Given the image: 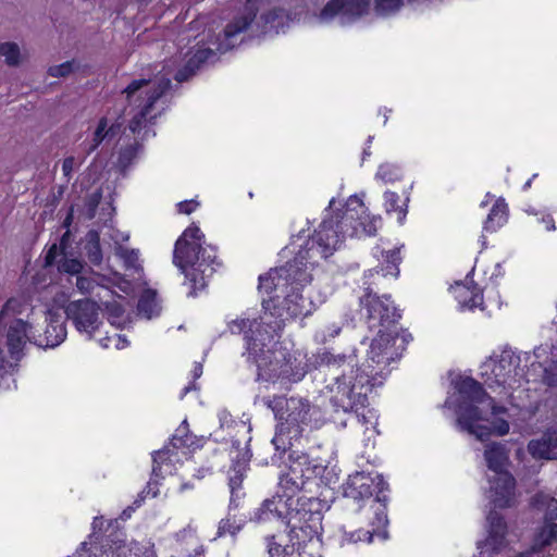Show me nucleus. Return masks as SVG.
<instances>
[{
	"mask_svg": "<svg viewBox=\"0 0 557 557\" xmlns=\"http://www.w3.org/2000/svg\"><path fill=\"white\" fill-rule=\"evenodd\" d=\"M169 453V449H160L152 454V472L151 478L149 482L147 483V486L144 488L146 490L147 494L151 497H156L159 493L158 490V479L163 478V466H169L168 463V457L165 455Z\"/></svg>",
	"mask_w": 557,
	"mask_h": 557,
	"instance_id": "29",
	"label": "nucleus"
},
{
	"mask_svg": "<svg viewBox=\"0 0 557 557\" xmlns=\"http://www.w3.org/2000/svg\"><path fill=\"white\" fill-rule=\"evenodd\" d=\"M312 281V275L309 271V267L301 265L296 257L286 262L285 265L273 269L267 274L259 277V288L264 290L267 294H271L274 290L281 289L283 293L287 292L289 285H301L306 286Z\"/></svg>",
	"mask_w": 557,
	"mask_h": 557,
	"instance_id": "10",
	"label": "nucleus"
},
{
	"mask_svg": "<svg viewBox=\"0 0 557 557\" xmlns=\"http://www.w3.org/2000/svg\"><path fill=\"white\" fill-rule=\"evenodd\" d=\"M219 421L222 429H232L236 424L232 414L225 409L219 412Z\"/></svg>",
	"mask_w": 557,
	"mask_h": 557,
	"instance_id": "55",
	"label": "nucleus"
},
{
	"mask_svg": "<svg viewBox=\"0 0 557 557\" xmlns=\"http://www.w3.org/2000/svg\"><path fill=\"white\" fill-rule=\"evenodd\" d=\"M288 469L308 482L317 478L320 467L315 463H312L308 455L304 453L292 451L289 454Z\"/></svg>",
	"mask_w": 557,
	"mask_h": 557,
	"instance_id": "26",
	"label": "nucleus"
},
{
	"mask_svg": "<svg viewBox=\"0 0 557 557\" xmlns=\"http://www.w3.org/2000/svg\"><path fill=\"white\" fill-rule=\"evenodd\" d=\"M244 332V318L226 315L225 327L218 332L219 338L230 339L239 336Z\"/></svg>",
	"mask_w": 557,
	"mask_h": 557,
	"instance_id": "35",
	"label": "nucleus"
},
{
	"mask_svg": "<svg viewBox=\"0 0 557 557\" xmlns=\"http://www.w3.org/2000/svg\"><path fill=\"white\" fill-rule=\"evenodd\" d=\"M282 320H277L272 313L264 312L260 317V322H255L250 325L252 333L253 345L258 344L267 346L278 336L282 330Z\"/></svg>",
	"mask_w": 557,
	"mask_h": 557,
	"instance_id": "17",
	"label": "nucleus"
},
{
	"mask_svg": "<svg viewBox=\"0 0 557 557\" xmlns=\"http://www.w3.org/2000/svg\"><path fill=\"white\" fill-rule=\"evenodd\" d=\"M320 0H315V4ZM322 2L324 0H321ZM371 0H327L320 12L318 18L327 23L336 16L357 18L366 14L370 8Z\"/></svg>",
	"mask_w": 557,
	"mask_h": 557,
	"instance_id": "13",
	"label": "nucleus"
},
{
	"mask_svg": "<svg viewBox=\"0 0 557 557\" xmlns=\"http://www.w3.org/2000/svg\"><path fill=\"white\" fill-rule=\"evenodd\" d=\"M0 55L5 58L9 65H17L20 62V48L15 42L0 44Z\"/></svg>",
	"mask_w": 557,
	"mask_h": 557,
	"instance_id": "39",
	"label": "nucleus"
},
{
	"mask_svg": "<svg viewBox=\"0 0 557 557\" xmlns=\"http://www.w3.org/2000/svg\"><path fill=\"white\" fill-rule=\"evenodd\" d=\"M191 444L193 438L188 433L187 422L183 421V423L176 429L175 434L172 436L170 445L164 446L162 449H169L165 457H168L169 462H172L177 455L176 450L188 447Z\"/></svg>",
	"mask_w": 557,
	"mask_h": 557,
	"instance_id": "31",
	"label": "nucleus"
},
{
	"mask_svg": "<svg viewBox=\"0 0 557 557\" xmlns=\"http://www.w3.org/2000/svg\"><path fill=\"white\" fill-rule=\"evenodd\" d=\"M413 337L407 330L396 331L395 324L388 330L379 329L373 337L366 336L362 345H369L370 348H383L392 346L394 348H404L412 342Z\"/></svg>",
	"mask_w": 557,
	"mask_h": 557,
	"instance_id": "15",
	"label": "nucleus"
},
{
	"mask_svg": "<svg viewBox=\"0 0 557 557\" xmlns=\"http://www.w3.org/2000/svg\"><path fill=\"white\" fill-rule=\"evenodd\" d=\"M243 32L244 15H240L236 16L232 23H228L223 32L216 36L213 42L214 49L207 47L202 41L198 42L193 50L189 51V57L185 64L176 71L174 79L178 83L187 82L197 73L202 64L212 59L216 52L225 53L236 45L242 44L244 40L240 38Z\"/></svg>",
	"mask_w": 557,
	"mask_h": 557,
	"instance_id": "7",
	"label": "nucleus"
},
{
	"mask_svg": "<svg viewBox=\"0 0 557 557\" xmlns=\"http://www.w3.org/2000/svg\"><path fill=\"white\" fill-rule=\"evenodd\" d=\"M528 451L536 460L557 459V430L548 429L540 437L528 443Z\"/></svg>",
	"mask_w": 557,
	"mask_h": 557,
	"instance_id": "16",
	"label": "nucleus"
},
{
	"mask_svg": "<svg viewBox=\"0 0 557 557\" xmlns=\"http://www.w3.org/2000/svg\"><path fill=\"white\" fill-rule=\"evenodd\" d=\"M388 350H369L368 358L361 367L356 369L358 374H364L363 370L370 373V384L374 375L380 374L382 370L388 364L391 356L387 354Z\"/></svg>",
	"mask_w": 557,
	"mask_h": 557,
	"instance_id": "28",
	"label": "nucleus"
},
{
	"mask_svg": "<svg viewBox=\"0 0 557 557\" xmlns=\"http://www.w3.org/2000/svg\"><path fill=\"white\" fill-rule=\"evenodd\" d=\"M96 537L98 540V536H96V533L94 532L92 535H90V539ZM113 545H109L108 540H101L100 542L90 540L89 542H83L81 544L79 549L76 550L74 554V557H108L109 552L113 549H121L120 543L123 542L122 539H120V534H115V540L112 541Z\"/></svg>",
	"mask_w": 557,
	"mask_h": 557,
	"instance_id": "23",
	"label": "nucleus"
},
{
	"mask_svg": "<svg viewBox=\"0 0 557 557\" xmlns=\"http://www.w3.org/2000/svg\"><path fill=\"white\" fill-rule=\"evenodd\" d=\"M380 218H370L361 198L351 196L346 202L345 210L341 216L325 219L298 250L296 260L302 267L307 264L309 271L320 260L332 256L343 244L346 236L375 235Z\"/></svg>",
	"mask_w": 557,
	"mask_h": 557,
	"instance_id": "1",
	"label": "nucleus"
},
{
	"mask_svg": "<svg viewBox=\"0 0 557 557\" xmlns=\"http://www.w3.org/2000/svg\"><path fill=\"white\" fill-rule=\"evenodd\" d=\"M83 262L75 258H66L63 257L58 265V269L60 272L67 273V274H78L83 271Z\"/></svg>",
	"mask_w": 557,
	"mask_h": 557,
	"instance_id": "42",
	"label": "nucleus"
},
{
	"mask_svg": "<svg viewBox=\"0 0 557 557\" xmlns=\"http://www.w3.org/2000/svg\"><path fill=\"white\" fill-rule=\"evenodd\" d=\"M242 529L240 523H237L236 520H232L230 517L221 520L218 529V535L223 536L225 534H231L232 536L236 535Z\"/></svg>",
	"mask_w": 557,
	"mask_h": 557,
	"instance_id": "45",
	"label": "nucleus"
},
{
	"mask_svg": "<svg viewBox=\"0 0 557 557\" xmlns=\"http://www.w3.org/2000/svg\"><path fill=\"white\" fill-rule=\"evenodd\" d=\"M149 496V494H147L146 490H143L136 497V499L134 500L133 505L136 507V508H139L143 503L145 502L146 497Z\"/></svg>",
	"mask_w": 557,
	"mask_h": 557,
	"instance_id": "59",
	"label": "nucleus"
},
{
	"mask_svg": "<svg viewBox=\"0 0 557 557\" xmlns=\"http://www.w3.org/2000/svg\"><path fill=\"white\" fill-rule=\"evenodd\" d=\"M66 337V329L63 323L51 321L45 330V343L38 344V348H55Z\"/></svg>",
	"mask_w": 557,
	"mask_h": 557,
	"instance_id": "32",
	"label": "nucleus"
},
{
	"mask_svg": "<svg viewBox=\"0 0 557 557\" xmlns=\"http://www.w3.org/2000/svg\"><path fill=\"white\" fill-rule=\"evenodd\" d=\"M108 134H109L108 119L106 116H102L98 121L97 128L94 133V138H92L94 144L91 146V150L98 148V146L104 140V138L108 136Z\"/></svg>",
	"mask_w": 557,
	"mask_h": 557,
	"instance_id": "44",
	"label": "nucleus"
},
{
	"mask_svg": "<svg viewBox=\"0 0 557 557\" xmlns=\"http://www.w3.org/2000/svg\"><path fill=\"white\" fill-rule=\"evenodd\" d=\"M100 344L102 348H110L111 346H113L114 348L120 349L125 348L126 346H128L129 343L127 342L125 336L119 333H114L111 336L100 338Z\"/></svg>",
	"mask_w": 557,
	"mask_h": 557,
	"instance_id": "46",
	"label": "nucleus"
},
{
	"mask_svg": "<svg viewBox=\"0 0 557 557\" xmlns=\"http://www.w3.org/2000/svg\"><path fill=\"white\" fill-rule=\"evenodd\" d=\"M455 388L459 394L457 408L458 426L460 430L474 435L478 440H483L490 432L485 426L476 425L475 422L487 420V418L482 416L478 405L486 403L493 416L504 413L506 409L496 406L493 398L484 391L482 384L472 377H459L455 381Z\"/></svg>",
	"mask_w": 557,
	"mask_h": 557,
	"instance_id": "5",
	"label": "nucleus"
},
{
	"mask_svg": "<svg viewBox=\"0 0 557 557\" xmlns=\"http://www.w3.org/2000/svg\"><path fill=\"white\" fill-rule=\"evenodd\" d=\"M117 253L127 269H134L135 271L141 269L138 250L121 247Z\"/></svg>",
	"mask_w": 557,
	"mask_h": 557,
	"instance_id": "40",
	"label": "nucleus"
},
{
	"mask_svg": "<svg viewBox=\"0 0 557 557\" xmlns=\"http://www.w3.org/2000/svg\"><path fill=\"white\" fill-rule=\"evenodd\" d=\"M109 310L110 314L116 318H120L124 313L122 306L117 304H113Z\"/></svg>",
	"mask_w": 557,
	"mask_h": 557,
	"instance_id": "58",
	"label": "nucleus"
},
{
	"mask_svg": "<svg viewBox=\"0 0 557 557\" xmlns=\"http://www.w3.org/2000/svg\"><path fill=\"white\" fill-rule=\"evenodd\" d=\"M307 481L296 473L288 471L280 478V486L284 491V496H276L272 499H265L256 512L257 520H267L271 517L282 518L284 510L290 511L293 508V496L305 488Z\"/></svg>",
	"mask_w": 557,
	"mask_h": 557,
	"instance_id": "11",
	"label": "nucleus"
},
{
	"mask_svg": "<svg viewBox=\"0 0 557 557\" xmlns=\"http://www.w3.org/2000/svg\"><path fill=\"white\" fill-rule=\"evenodd\" d=\"M66 317L73 321L78 331L91 332L97 329L99 306L90 299H79L69 302L65 308Z\"/></svg>",
	"mask_w": 557,
	"mask_h": 557,
	"instance_id": "14",
	"label": "nucleus"
},
{
	"mask_svg": "<svg viewBox=\"0 0 557 557\" xmlns=\"http://www.w3.org/2000/svg\"><path fill=\"white\" fill-rule=\"evenodd\" d=\"M75 166V158L73 156L66 157L63 159L62 162V172L63 176L66 178V182H69L72 177V173L74 171Z\"/></svg>",
	"mask_w": 557,
	"mask_h": 557,
	"instance_id": "54",
	"label": "nucleus"
},
{
	"mask_svg": "<svg viewBox=\"0 0 557 557\" xmlns=\"http://www.w3.org/2000/svg\"><path fill=\"white\" fill-rule=\"evenodd\" d=\"M98 281L95 274H78L76 276V287L82 294H91L96 287H98Z\"/></svg>",
	"mask_w": 557,
	"mask_h": 557,
	"instance_id": "41",
	"label": "nucleus"
},
{
	"mask_svg": "<svg viewBox=\"0 0 557 557\" xmlns=\"http://www.w3.org/2000/svg\"><path fill=\"white\" fill-rule=\"evenodd\" d=\"M199 202L195 199L183 200L176 205L177 212L181 214H191L199 207Z\"/></svg>",
	"mask_w": 557,
	"mask_h": 557,
	"instance_id": "52",
	"label": "nucleus"
},
{
	"mask_svg": "<svg viewBox=\"0 0 557 557\" xmlns=\"http://www.w3.org/2000/svg\"><path fill=\"white\" fill-rule=\"evenodd\" d=\"M491 482V488L494 491V505L499 508L510 507L515 495V478L507 471L499 472Z\"/></svg>",
	"mask_w": 557,
	"mask_h": 557,
	"instance_id": "19",
	"label": "nucleus"
},
{
	"mask_svg": "<svg viewBox=\"0 0 557 557\" xmlns=\"http://www.w3.org/2000/svg\"><path fill=\"white\" fill-rule=\"evenodd\" d=\"M70 239H71V232H70V230H66L64 232V234L60 238V246L59 247H60L62 252H64L65 249L69 247Z\"/></svg>",
	"mask_w": 557,
	"mask_h": 557,
	"instance_id": "56",
	"label": "nucleus"
},
{
	"mask_svg": "<svg viewBox=\"0 0 557 557\" xmlns=\"http://www.w3.org/2000/svg\"><path fill=\"white\" fill-rule=\"evenodd\" d=\"M239 448V441H236V450ZM228 487H230V510L237 509L242 499V484L244 478V461L240 458L239 451L232 460V466L227 472Z\"/></svg>",
	"mask_w": 557,
	"mask_h": 557,
	"instance_id": "21",
	"label": "nucleus"
},
{
	"mask_svg": "<svg viewBox=\"0 0 557 557\" xmlns=\"http://www.w3.org/2000/svg\"><path fill=\"white\" fill-rule=\"evenodd\" d=\"M343 355L346 357L345 362L333 368L347 366L350 368L349 374L344 372L342 376L335 377V381L326 388L331 394V403L347 412L357 406L368 405V394L372 391L373 384H370V373L363 370L364 374H358L354 370V362L357 358L354 350L349 355Z\"/></svg>",
	"mask_w": 557,
	"mask_h": 557,
	"instance_id": "6",
	"label": "nucleus"
},
{
	"mask_svg": "<svg viewBox=\"0 0 557 557\" xmlns=\"http://www.w3.org/2000/svg\"><path fill=\"white\" fill-rule=\"evenodd\" d=\"M401 0H375V10L380 14H389L399 9Z\"/></svg>",
	"mask_w": 557,
	"mask_h": 557,
	"instance_id": "47",
	"label": "nucleus"
},
{
	"mask_svg": "<svg viewBox=\"0 0 557 557\" xmlns=\"http://www.w3.org/2000/svg\"><path fill=\"white\" fill-rule=\"evenodd\" d=\"M341 332V327L339 326H336V325H332L330 329H329V336L330 337H335L339 334Z\"/></svg>",
	"mask_w": 557,
	"mask_h": 557,
	"instance_id": "63",
	"label": "nucleus"
},
{
	"mask_svg": "<svg viewBox=\"0 0 557 557\" xmlns=\"http://www.w3.org/2000/svg\"><path fill=\"white\" fill-rule=\"evenodd\" d=\"M360 304L367 311L369 330L375 334L379 329L388 330L400 317L388 297L381 298L369 289L361 297Z\"/></svg>",
	"mask_w": 557,
	"mask_h": 557,
	"instance_id": "12",
	"label": "nucleus"
},
{
	"mask_svg": "<svg viewBox=\"0 0 557 557\" xmlns=\"http://www.w3.org/2000/svg\"><path fill=\"white\" fill-rule=\"evenodd\" d=\"M197 388L198 387H197V385L195 383H190L189 385H187L186 387L183 388L182 394H181L180 397L184 398L187 393H189L193 389H197Z\"/></svg>",
	"mask_w": 557,
	"mask_h": 557,
	"instance_id": "62",
	"label": "nucleus"
},
{
	"mask_svg": "<svg viewBox=\"0 0 557 557\" xmlns=\"http://www.w3.org/2000/svg\"><path fill=\"white\" fill-rule=\"evenodd\" d=\"M171 88V81L169 78L160 79L152 88L146 92V102L139 112L129 121V128L136 132L140 128L143 122L148 114L152 111L156 102Z\"/></svg>",
	"mask_w": 557,
	"mask_h": 557,
	"instance_id": "20",
	"label": "nucleus"
},
{
	"mask_svg": "<svg viewBox=\"0 0 557 557\" xmlns=\"http://www.w3.org/2000/svg\"><path fill=\"white\" fill-rule=\"evenodd\" d=\"M349 423L355 428L357 433L362 434L364 442H370L375 434L377 418L375 412L371 409H367V405L364 407L357 406L355 409H349Z\"/></svg>",
	"mask_w": 557,
	"mask_h": 557,
	"instance_id": "18",
	"label": "nucleus"
},
{
	"mask_svg": "<svg viewBox=\"0 0 557 557\" xmlns=\"http://www.w3.org/2000/svg\"><path fill=\"white\" fill-rule=\"evenodd\" d=\"M310 404L302 398L292 397L286 400V410L280 416V423L275 436L272 440L276 449H286L292 445V440L301 436L305 426L310 423Z\"/></svg>",
	"mask_w": 557,
	"mask_h": 557,
	"instance_id": "8",
	"label": "nucleus"
},
{
	"mask_svg": "<svg viewBox=\"0 0 557 557\" xmlns=\"http://www.w3.org/2000/svg\"><path fill=\"white\" fill-rule=\"evenodd\" d=\"M487 521L490 525L488 537L483 543V545H480L479 547L482 549H491L492 552H496L505 545L507 525L503 517L496 511L490 512L487 516Z\"/></svg>",
	"mask_w": 557,
	"mask_h": 557,
	"instance_id": "22",
	"label": "nucleus"
},
{
	"mask_svg": "<svg viewBox=\"0 0 557 557\" xmlns=\"http://www.w3.org/2000/svg\"><path fill=\"white\" fill-rule=\"evenodd\" d=\"M507 221V203L504 200H497L487 215L485 230L495 231Z\"/></svg>",
	"mask_w": 557,
	"mask_h": 557,
	"instance_id": "34",
	"label": "nucleus"
},
{
	"mask_svg": "<svg viewBox=\"0 0 557 557\" xmlns=\"http://www.w3.org/2000/svg\"><path fill=\"white\" fill-rule=\"evenodd\" d=\"M484 458L490 470L496 473L506 472V467L509 459V451L505 444L493 442L485 446Z\"/></svg>",
	"mask_w": 557,
	"mask_h": 557,
	"instance_id": "27",
	"label": "nucleus"
},
{
	"mask_svg": "<svg viewBox=\"0 0 557 557\" xmlns=\"http://www.w3.org/2000/svg\"><path fill=\"white\" fill-rule=\"evenodd\" d=\"M382 258H383L384 262L386 263V267L382 268L383 275L384 276H386V275L397 276L399 273L398 264L401 261L400 249L395 248L393 250H388L385 252L383 251Z\"/></svg>",
	"mask_w": 557,
	"mask_h": 557,
	"instance_id": "37",
	"label": "nucleus"
},
{
	"mask_svg": "<svg viewBox=\"0 0 557 557\" xmlns=\"http://www.w3.org/2000/svg\"><path fill=\"white\" fill-rule=\"evenodd\" d=\"M385 199V209L386 212H397L398 213V220L403 221L406 215V209L405 207L407 200H401L399 195H397L394 191H386L384 194Z\"/></svg>",
	"mask_w": 557,
	"mask_h": 557,
	"instance_id": "38",
	"label": "nucleus"
},
{
	"mask_svg": "<svg viewBox=\"0 0 557 557\" xmlns=\"http://www.w3.org/2000/svg\"><path fill=\"white\" fill-rule=\"evenodd\" d=\"M61 249L57 244H52L45 256V267H51L55 263L57 257L60 255Z\"/></svg>",
	"mask_w": 557,
	"mask_h": 557,
	"instance_id": "53",
	"label": "nucleus"
},
{
	"mask_svg": "<svg viewBox=\"0 0 557 557\" xmlns=\"http://www.w3.org/2000/svg\"><path fill=\"white\" fill-rule=\"evenodd\" d=\"M289 532H278L265 536V547L269 557H289L294 553V533L297 529L310 528V522L319 519L318 512L306 510L304 505L300 508L292 509L285 513Z\"/></svg>",
	"mask_w": 557,
	"mask_h": 557,
	"instance_id": "9",
	"label": "nucleus"
},
{
	"mask_svg": "<svg viewBox=\"0 0 557 557\" xmlns=\"http://www.w3.org/2000/svg\"><path fill=\"white\" fill-rule=\"evenodd\" d=\"M555 541H557V523H546L539 532L533 549L540 550Z\"/></svg>",
	"mask_w": 557,
	"mask_h": 557,
	"instance_id": "36",
	"label": "nucleus"
},
{
	"mask_svg": "<svg viewBox=\"0 0 557 557\" xmlns=\"http://www.w3.org/2000/svg\"><path fill=\"white\" fill-rule=\"evenodd\" d=\"M205 245V234L196 223H191L176 239L173 263L185 276L187 296L197 297L203 292L214 272L222 265L216 248Z\"/></svg>",
	"mask_w": 557,
	"mask_h": 557,
	"instance_id": "2",
	"label": "nucleus"
},
{
	"mask_svg": "<svg viewBox=\"0 0 557 557\" xmlns=\"http://www.w3.org/2000/svg\"><path fill=\"white\" fill-rule=\"evenodd\" d=\"M160 311L161 305L157 292L151 288L144 289L137 302L138 314L146 319H152L158 317Z\"/></svg>",
	"mask_w": 557,
	"mask_h": 557,
	"instance_id": "30",
	"label": "nucleus"
},
{
	"mask_svg": "<svg viewBox=\"0 0 557 557\" xmlns=\"http://www.w3.org/2000/svg\"><path fill=\"white\" fill-rule=\"evenodd\" d=\"M376 177L381 178L382 181H384L386 183L395 182L400 178V170L391 164H382L379 168Z\"/></svg>",
	"mask_w": 557,
	"mask_h": 557,
	"instance_id": "43",
	"label": "nucleus"
},
{
	"mask_svg": "<svg viewBox=\"0 0 557 557\" xmlns=\"http://www.w3.org/2000/svg\"><path fill=\"white\" fill-rule=\"evenodd\" d=\"M467 293H468V290L463 289L462 294H459V297L462 298L461 302L463 304V306H466L470 309H473V308L480 307L482 305L483 297L480 293H472L471 298L466 299L463 294H467Z\"/></svg>",
	"mask_w": 557,
	"mask_h": 557,
	"instance_id": "51",
	"label": "nucleus"
},
{
	"mask_svg": "<svg viewBox=\"0 0 557 557\" xmlns=\"http://www.w3.org/2000/svg\"><path fill=\"white\" fill-rule=\"evenodd\" d=\"M540 497L547 502L548 509H550V510L557 509V500L556 499L549 498L548 496H544V495H539L536 497V499Z\"/></svg>",
	"mask_w": 557,
	"mask_h": 557,
	"instance_id": "60",
	"label": "nucleus"
},
{
	"mask_svg": "<svg viewBox=\"0 0 557 557\" xmlns=\"http://www.w3.org/2000/svg\"><path fill=\"white\" fill-rule=\"evenodd\" d=\"M32 325L23 319H14L10 322L7 332V348H24L29 341Z\"/></svg>",
	"mask_w": 557,
	"mask_h": 557,
	"instance_id": "25",
	"label": "nucleus"
},
{
	"mask_svg": "<svg viewBox=\"0 0 557 557\" xmlns=\"http://www.w3.org/2000/svg\"><path fill=\"white\" fill-rule=\"evenodd\" d=\"M135 509H137V508H136L134 505H133V506H129V507H127V508L123 511L122 516H123V517H125V518H129V517H131V515H132V512H133Z\"/></svg>",
	"mask_w": 557,
	"mask_h": 557,
	"instance_id": "64",
	"label": "nucleus"
},
{
	"mask_svg": "<svg viewBox=\"0 0 557 557\" xmlns=\"http://www.w3.org/2000/svg\"><path fill=\"white\" fill-rule=\"evenodd\" d=\"M202 374V363L201 362H197L195 364V368L193 370V377L194 380H197L201 376Z\"/></svg>",
	"mask_w": 557,
	"mask_h": 557,
	"instance_id": "61",
	"label": "nucleus"
},
{
	"mask_svg": "<svg viewBox=\"0 0 557 557\" xmlns=\"http://www.w3.org/2000/svg\"><path fill=\"white\" fill-rule=\"evenodd\" d=\"M290 292H286L284 308L292 318H301L312 311V302L298 292L301 285H289Z\"/></svg>",
	"mask_w": 557,
	"mask_h": 557,
	"instance_id": "24",
	"label": "nucleus"
},
{
	"mask_svg": "<svg viewBox=\"0 0 557 557\" xmlns=\"http://www.w3.org/2000/svg\"><path fill=\"white\" fill-rule=\"evenodd\" d=\"M484 426L487 429L490 434L487 436H485L482 441L487 438L492 433H495V434H497L499 436H503V435H506L509 432V423H508V421H506L505 419H500V418H496L492 422V426H486V425H484Z\"/></svg>",
	"mask_w": 557,
	"mask_h": 557,
	"instance_id": "48",
	"label": "nucleus"
},
{
	"mask_svg": "<svg viewBox=\"0 0 557 557\" xmlns=\"http://www.w3.org/2000/svg\"><path fill=\"white\" fill-rule=\"evenodd\" d=\"M85 253L90 263L99 265L102 262V250L100 245V234L96 230H89L86 234L84 246Z\"/></svg>",
	"mask_w": 557,
	"mask_h": 557,
	"instance_id": "33",
	"label": "nucleus"
},
{
	"mask_svg": "<svg viewBox=\"0 0 557 557\" xmlns=\"http://www.w3.org/2000/svg\"><path fill=\"white\" fill-rule=\"evenodd\" d=\"M375 488L374 479L363 471L349 475L345 486L344 496L354 502H362L360 506L361 518L369 520L370 528L345 533V540L349 543L368 542L373 536L381 540L387 539V532L384 528L387 524L385 506L379 498H372Z\"/></svg>",
	"mask_w": 557,
	"mask_h": 557,
	"instance_id": "3",
	"label": "nucleus"
},
{
	"mask_svg": "<svg viewBox=\"0 0 557 557\" xmlns=\"http://www.w3.org/2000/svg\"><path fill=\"white\" fill-rule=\"evenodd\" d=\"M263 357L258 359V367L262 361L270 360L269 375L288 377L293 381L301 380L308 371L319 367H334L345 362L344 355H333L329 350L322 352L310 350H261Z\"/></svg>",
	"mask_w": 557,
	"mask_h": 557,
	"instance_id": "4",
	"label": "nucleus"
},
{
	"mask_svg": "<svg viewBox=\"0 0 557 557\" xmlns=\"http://www.w3.org/2000/svg\"><path fill=\"white\" fill-rule=\"evenodd\" d=\"M544 381L549 386H557V375L552 374L549 369H545Z\"/></svg>",
	"mask_w": 557,
	"mask_h": 557,
	"instance_id": "57",
	"label": "nucleus"
},
{
	"mask_svg": "<svg viewBox=\"0 0 557 557\" xmlns=\"http://www.w3.org/2000/svg\"><path fill=\"white\" fill-rule=\"evenodd\" d=\"M73 71V62L66 61L59 65L50 66L48 74L52 77H65Z\"/></svg>",
	"mask_w": 557,
	"mask_h": 557,
	"instance_id": "49",
	"label": "nucleus"
},
{
	"mask_svg": "<svg viewBox=\"0 0 557 557\" xmlns=\"http://www.w3.org/2000/svg\"><path fill=\"white\" fill-rule=\"evenodd\" d=\"M150 83V79L140 78V79H134L124 89L123 94L126 95L127 100H129L136 91L141 89L145 86H148Z\"/></svg>",
	"mask_w": 557,
	"mask_h": 557,
	"instance_id": "50",
	"label": "nucleus"
}]
</instances>
